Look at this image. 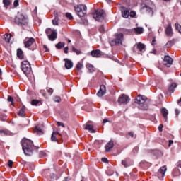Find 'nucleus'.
<instances>
[{"instance_id":"nucleus-1","label":"nucleus","mask_w":181,"mask_h":181,"mask_svg":"<svg viewBox=\"0 0 181 181\" xmlns=\"http://www.w3.org/2000/svg\"><path fill=\"white\" fill-rule=\"evenodd\" d=\"M22 149L25 153L28 156H30L33 153V149H39V147L35 146L33 145V141L30 139L24 138L21 141Z\"/></svg>"},{"instance_id":"nucleus-2","label":"nucleus","mask_w":181,"mask_h":181,"mask_svg":"<svg viewBox=\"0 0 181 181\" xmlns=\"http://www.w3.org/2000/svg\"><path fill=\"white\" fill-rule=\"evenodd\" d=\"M14 22L16 25H18V26H21L22 28L29 25V19L28 18V16L23 15L21 13H18L14 19Z\"/></svg>"},{"instance_id":"nucleus-3","label":"nucleus","mask_w":181,"mask_h":181,"mask_svg":"<svg viewBox=\"0 0 181 181\" xmlns=\"http://www.w3.org/2000/svg\"><path fill=\"white\" fill-rule=\"evenodd\" d=\"M146 100H148L146 96L139 95L138 97L136 98L134 103H136V104H139V108L140 110L147 111L149 108V105L146 103Z\"/></svg>"},{"instance_id":"nucleus-4","label":"nucleus","mask_w":181,"mask_h":181,"mask_svg":"<svg viewBox=\"0 0 181 181\" xmlns=\"http://www.w3.org/2000/svg\"><path fill=\"white\" fill-rule=\"evenodd\" d=\"M75 11L80 18H83L87 15V6L84 4H81L78 6H75Z\"/></svg>"},{"instance_id":"nucleus-5","label":"nucleus","mask_w":181,"mask_h":181,"mask_svg":"<svg viewBox=\"0 0 181 181\" xmlns=\"http://www.w3.org/2000/svg\"><path fill=\"white\" fill-rule=\"evenodd\" d=\"M93 16L94 19H95V21H97L98 22H101L104 21V18L105 16V11L102 9L95 10L93 13Z\"/></svg>"},{"instance_id":"nucleus-6","label":"nucleus","mask_w":181,"mask_h":181,"mask_svg":"<svg viewBox=\"0 0 181 181\" xmlns=\"http://www.w3.org/2000/svg\"><path fill=\"white\" fill-rule=\"evenodd\" d=\"M21 69L24 74L28 76L30 71H32V67H30V63L28 61H23L21 63Z\"/></svg>"},{"instance_id":"nucleus-7","label":"nucleus","mask_w":181,"mask_h":181,"mask_svg":"<svg viewBox=\"0 0 181 181\" xmlns=\"http://www.w3.org/2000/svg\"><path fill=\"white\" fill-rule=\"evenodd\" d=\"M130 100L129 97L125 94H122L118 98V103H119V104H128Z\"/></svg>"},{"instance_id":"nucleus-8","label":"nucleus","mask_w":181,"mask_h":181,"mask_svg":"<svg viewBox=\"0 0 181 181\" xmlns=\"http://www.w3.org/2000/svg\"><path fill=\"white\" fill-rule=\"evenodd\" d=\"M173 63V59L169 55H165L164 57V64L167 67H170Z\"/></svg>"},{"instance_id":"nucleus-9","label":"nucleus","mask_w":181,"mask_h":181,"mask_svg":"<svg viewBox=\"0 0 181 181\" xmlns=\"http://www.w3.org/2000/svg\"><path fill=\"white\" fill-rule=\"evenodd\" d=\"M35 42V40L33 37H30L28 40L25 39L23 41L24 46L26 48L30 47V46H32V45H33Z\"/></svg>"},{"instance_id":"nucleus-10","label":"nucleus","mask_w":181,"mask_h":181,"mask_svg":"<svg viewBox=\"0 0 181 181\" xmlns=\"http://www.w3.org/2000/svg\"><path fill=\"white\" fill-rule=\"evenodd\" d=\"M123 40H124V34L122 33L116 34V38L115 40V43H116V45H121Z\"/></svg>"},{"instance_id":"nucleus-11","label":"nucleus","mask_w":181,"mask_h":181,"mask_svg":"<svg viewBox=\"0 0 181 181\" xmlns=\"http://www.w3.org/2000/svg\"><path fill=\"white\" fill-rule=\"evenodd\" d=\"M121 12L123 18H125L126 19L129 18V10L127 8L122 6Z\"/></svg>"},{"instance_id":"nucleus-12","label":"nucleus","mask_w":181,"mask_h":181,"mask_svg":"<svg viewBox=\"0 0 181 181\" xmlns=\"http://www.w3.org/2000/svg\"><path fill=\"white\" fill-rule=\"evenodd\" d=\"M105 93H107L105 85H100V90L97 93L98 97H103V95H105Z\"/></svg>"},{"instance_id":"nucleus-13","label":"nucleus","mask_w":181,"mask_h":181,"mask_svg":"<svg viewBox=\"0 0 181 181\" xmlns=\"http://www.w3.org/2000/svg\"><path fill=\"white\" fill-rule=\"evenodd\" d=\"M165 35L171 37L173 36V30L172 29V24L170 23L165 29Z\"/></svg>"},{"instance_id":"nucleus-14","label":"nucleus","mask_w":181,"mask_h":181,"mask_svg":"<svg viewBox=\"0 0 181 181\" xmlns=\"http://www.w3.org/2000/svg\"><path fill=\"white\" fill-rule=\"evenodd\" d=\"M88 124H91V121H88V124L84 125V129H86V131H89V132H90L91 134H94V132H95V130H94V127Z\"/></svg>"},{"instance_id":"nucleus-15","label":"nucleus","mask_w":181,"mask_h":181,"mask_svg":"<svg viewBox=\"0 0 181 181\" xmlns=\"http://www.w3.org/2000/svg\"><path fill=\"white\" fill-rule=\"evenodd\" d=\"M90 54L93 57H101L103 56V52L100 49L93 50L90 52Z\"/></svg>"},{"instance_id":"nucleus-16","label":"nucleus","mask_w":181,"mask_h":181,"mask_svg":"<svg viewBox=\"0 0 181 181\" xmlns=\"http://www.w3.org/2000/svg\"><path fill=\"white\" fill-rule=\"evenodd\" d=\"M64 62H65V68L67 69V70H70L73 67V62L71 60L65 58L64 59Z\"/></svg>"},{"instance_id":"nucleus-17","label":"nucleus","mask_w":181,"mask_h":181,"mask_svg":"<svg viewBox=\"0 0 181 181\" xmlns=\"http://www.w3.org/2000/svg\"><path fill=\"white\" fill-rule=\"evenodd\" d=\"M114 148V141L112 140H110L105 146V149L106 152H110L111 149Z\"/></svg>"},{"instance_id":"nucleus-18","label":"nucleus","mask_w":181,"mask_h":181,"mask_svg":"<svg viewBox=\"0 0 181 181\" xmlns=\"http://www.w3.org/2000/svg\"><path fill=\"white\" fill-rule=\"evenodd\" d=\"M35 132L37 133V135H43V134H45V130L41 127L36 126Z\"/></svg>"},{"instance_id":"nucleus-19","label":"nucleus","mask_w":181,"mask_h":181,"mask_svg":"<svg viewBox=\"0 0 181 181\" xmlns=\"http://www.w3.org/2000/svg\"><path fill=\"white\" fill-rule=\"evenodd\" d=\"M161 114L163 115V117L165 119V121H168V115H169V112L168 111V109L163 107L161 109Z\"/></svg>"},{"instance_id":"nucleus-20","label":"nucleus","mask_w":181,"mask_h":181,"mask_svg":"<svg viewBox=\"0 0 181 181\" xmlns=\"http://www.w3.org/2000/svg\"><path fill=\"white\" fill-rule=\"evenodd\" d=\"M122 165H123V166H124V168H128V167L131 166L132 165V163H131V160L129 158H126V159L122 160Z\"/></svg>"},{"instance_id":"nucleus-21","label":"nucleus","mask_w":181,"mask_h":181,"mask_svg":"<svg viewBox=\"0 0 181 181\" xmlns=\"http://www.w3.org/2000/svg\"><path fill=\"white\" fill-rule=\"evenodd\" d=\"M47 37L49 40H51V42H54V40L57 39V31L55 30V32L50 34Z\"/></svg>"},{"instance_id":"nucleus-22","label":"nucleus","mask_w":181,"mask_h":181,"mask_svg":"<svg viewBox=\"0 0 181 181\" xmlns=\"http://www.w3.org/2000/svg\"><path fill=\"white\" fill-rule=\"evenodd\" d=\"M132 30L136 32V35H141V33H144V28L142 27L134 28Z\"/></svg>"},{"instance_id":"nucleus-23","label":"nucleus","mask_w":181,"mask_h":181,"mask_svg":"<svg viewBox=\"0 0 181 181\" xmlns=\"http://www.w3.org/2000/svg\"><path fill=\"white\" fill-rule=\"evenodd\" d=\"M25 110L26 107L25 106H22V107L20 109L18 115H19V117H22V118H23V117H25Z\"/></svg>"},{"instance_id":"nucleus-24","label":"nucleus","mask_w":181,"mask_h":181,"mask_svg":"<svg viewBox=\"0 0 181 181\" xmlns=\"http://www.w3.org/2000/svg\"><path fill=\"white\" fill-rule=\"evenodd\" d=\"M24 165L28 168V170H33L35 169V165L32 163L25 162Z\"/></svg>"},{"instance_id":"nucleus-25","label":"nucleus","mask_w":181,"mask_h":181,"mask_svg":"<svg viewBox=\"0 0 181 181\" xmlns=\"http://www.w3.org/2000/svg\"><path fill=\"white\" fill-rule=\"evenodd\" d=\"M177 87V85L175 83H173L170 84L168 91L169 93H175V88Z\"/></svg>"},{"instance_id":"nucleus-26","label":"nucleus","mask_w":181,"mask_h":181,"mask_svg":"<svg viewBox=\"0 0 181 181\" xmlns=\"http://www.w3.org/2000/svg\"><path fill=\"white\" fill-rule=\"evenodd\" d=\"M145 47H146L145 44H142L141 42L137 44V49H139L140 52H145Z\"/></svg>"},{"instance_id":"nucleus-27","label":"nucleus","mask_w":181,"mask_h":181,"mask_svg":"<svg viewBox=\"0 0 181 181\" xmlns=\"http://www.w3.org/2000/svg\"><path fill=\"white\" fill-rule=\"evenodd\" d=\"M17 57H18V59H20L21 60H22V59H23V51H22V49L18 48L17 49Z\"/></svg>"},{"instance_id":"nucleus-28","label":"nucleus","mask_w":181,"mask_h":181,"mask_svg":"<svg viewBox=\"0 0 181 181\" xmlns=\"http://www.w3.org/2000/svg\"><path fill=\"white\" fill-rule=\"evenodd\" d=\"M11 37H12L11 34H5L4 35V39L6 43H11Z\"/></svg>"},{"instance_id":"nucleus-29","label":"nucleus","mask_w":181,"mask_h":181,"mask_svg":"<svg viewBox=\"0 0 181 181\" xmlns=\"http://www.w3.org/2000/svg\"><path fill=\"white\" fill-rule=\"evenodd\" d=\"M52 24L54 26L59 25V15L56 14L54 16V19L52 20Z\"/></svg>"},{"instance_id":"nucleus-30","label":"nucleus","mask_w":181,"mask_h":181,"mask_svg":"<svg viewBox=\"0 0 181 181\" xmlns=\"http://www.w3.org/2000/svg\"><path fill=\"white\" fill-rule=\"evenodd\" d=\"M64 46H65V43L62 42H59L57 45H55L56 49H58L59 50H60V49H63Z\"/></svg>"},{"instance_id":"nucleus-31","label":"nucleus","mask_w":181,"mask_h":181,"mask_svg":"<svg viewBox=\"0 0 181 181\" xmlns=\"http://www.w3.org/2000/svg\"><path fill=\"white\" fill-rule=\"evenodd\" d=\"M166 166H163L158 170V173L162 174V176H165V173H166Z\"/></svg>"},{"instance_id":"nucleus-32","label":"nucleus","mask_w":181,"mask_h":181,"mask_svg":"<svg viewBox=\"0 0 181 181\" xmlns=\"http://www.w3.org/2000/svg\"><path fill=\"white\" fill-rule=\"evenodd\" d=\"M86 68L88 69L89 73H94V66L91 65V64H88L86 65Z\"/></svg>"},{"instance_id":"nucleus-33","label":"nucleus","mask_w":181,"mask_h":181,"mask_svg":"<svg viewBox=\"0 0 181 181\" xmlns=\"http://www.w3.org/2000/svg\"><path fill=\"white\" fill-rule=\"evenodd\" d=\"M55 31H56V30H53L50 28H48L46 29L45 33H46L47 36L48 37V36H50V35H52V33H53Z\"/></svg>"},{"instance_id":"nucleus-34","label":"nucleus","mask_w":181,"mask_h":181,"mask_svg":"<svg viewBox=\"0 0 181 181\" xmlns=\"http://www.w3.org/2000/svg\"><path fill=\"white\" fill-rule=\"evenodd\" d=\"M144 8L146 9V11H147V12H148V13H150V15H153V11H152V7L148 5H145Z\"/></svg>"},{"instance_id":"nucleus-35","label":"nucleus","mask_w":181,"mask_h":181,"mask_svg":"<svg viewBox=\"0 0 181 181\" xmlns=\"http://www.w3.org/2000/svg\"><path fill=\"white\" fill-rule=\"evenodd\" d=\"M17 181H28V178L25 175L21 174L18 176Z\"/></svg>"},{"instance_id":"nucleus-36","label":"nucleus","mask_w":181,"mask_h":181,"mask_svg":"<svg viewBox=\"0 0 181 181\" xmlns=\"http://www.w3.org/2000/svg\"><path fill=\"white\" fill-rule=\"evenodd\" d=\"M4 8L8 9V6H11V0H3Z\"/></svg>"},{"instance_id":"nucleus-37","label":"nucleus","mask_w":181,"mask_h":181,"mask_svg":"<svg viewBox=\"0 0 181 181\" xmlns=\"http://www.w3.org/2000/svg\"><path fill=\"white\" fill-rule=\"evenodd\" d=\"M47 177H49L50 176V169H47L45 170H44V172L42 173V176H46Z\"/></svg>"},{"instance_id":"nucleus-38","label":"nucleus","mask_w":181,"mask_h":181,"mask_svg":"<svg viewBox=\"0 0 181 181\" xmlns=\"http://www.w3.org/2000/svg\"><path fill=\"white\" fill-rule=\"evenodd\" d=\"M72 52H74V53H76V54H80V53H81V51L77 49V48L74 47H72Z\"/></svg>"},{"instance_id":"nucleus-39","label":"nucleus","mask_w":181,"mask_h":181,"mask_svg":"<svg viewBox=\"0 0 181 181\" xmlns=\"http://www.w3.org/2000/svg\"><path fill=\"white\" fill-rule=\"evenodd\" d=\"M83 64L79 62L76 65V70L80 71V70H81V69H83Z\"/></svg>"},{"instance_id":"nucleus-40","label":"nucleus","mask_w":181,"mask_h":181,"mask_svg":"<svg viewBox=\"0 0 181 181\" xmlns=\"http://www.w3.org/2000/svg\"><path fill=\"white\" fill-rule=\"evenodd\" d=\"M46 90L47 91V93L49 94V95H52V94H53V88H49V87H47Z\"/></svg>"},{"instance_id":"nucleus-41","label":"nucleus","mask_w":181,"mask_h":181,"mask_svg":"<svg viewBox=\"0 0 181 181\" xmlns=\"http://www.w3.org/2000/svg\"><path fill=\"white\" fill-rule=\"evenodd\" d=\"M39 103H40V101L37 100H33L31 101V105H38Z\"/></svg>"},{"instance_id":"nucleus-42","label":"nucleus","mask_w":181,"mask_h":181,"mask_svg":"<svg viewBox=\"0 0 181 181\" xmlns=\"http://www.w3.org/2000/svg\"><path fill=\"white\" fill-rule=\"evenodd\" d=\"M0 135H8V131L4 130V129H0Z\"/></svg>"},{"instance_id":"nucleus-43","label":"nucleus","mask_w":181,"mask_h":181,"mask_svg":"<svg viewBox=\"0 0 181 181\" xmlns=\"http://www.w3.org/2000/svg\"><path fill=\"white\" fill-rule=\"evenodd\" d=\"M54 101H55V103H60V101H62V98H60L59 96H55L54 98Z\"/></svg>"},{"instance_id":"nucleus-44","label":"nucleus","mask_w":181,"mask_h":181,"mask_svg":"<svg viewBox=\"0 0 181 181\" xmlns=\"http://www.w3.org/2000/svg\"><path fill=\"white\" fill-rule=\"evenodd\" d=\"M51 141L52 142H57V137H56V136H54V134H52Z\"/></svg>"},{"instance_id":"nucleus-45","label":"nucleus","mask_w":181,"mask_h":181,"mask_svg":"<svg viewBox=\"0 0 181 181\" xmlns=\"http://www.w3.org/2000/svg\"><path fill=\"white\" fill-rule=\"evenodd\" d=\"M66 17L68 18V19H69L70 21H71V19H73V16L70 13H66Z\"/></svg>"},{"instance_id":"nucleus-46","label":"nucleus","mask_w":181,"mask_h":181,"mask_svg":"<svg viewBox=\"0 0 181 181\" xmlns=\"http://www.w3.org/2000/svg\"><path fill=\"white\" fill-rule=\"evenodd\" d=\"M57 124L58 125V127H62V128H65V125L64 123L61 122H57Z\"/></svg>"},{"instance_id":"nucleus-47","label":"nucleus","mask_w":181,"mask_h":181,"mask_svg":"<svg viewBox=\"0 0 181 181\" xmlns=\"http://www.w3.org/2000/svg\"><path fill=\"white\" fill-rule=\"evenodd\" d=\"M136 16V13L135 11H131V12L129 13V16H130L131 18H134Z\"/></svg>"},{"instance_id":"nucleus-48","label":"nucleus","mask_w":181,"mask_h":181,"mask_svg":"<svg viewBox=\"0 0 181 181\" xmlns=\"http://www.w3.org/2000/svg\"><path fill=\"white\" fill-rule=\"evenodd\" d=\"M173 42H174L173 40L168 41V42H167V44H166L167 47H169V46H173Z\"/></svg>"},{"instance_id":"nucleus-49","label":"nucleus","mask_w":181,"mask_h":181,"mask_svg":"<svg viewBox=\"0 0 181 181\" xmlns=\"http://www.w3.org/2000/svg\"><path fill=\"white\" fill-rule=\"evenodd\" d=\"M104 30H105L104 25H100L99 27V31L100 32V33H104Z\"/></svg>"},{"instance_id":"nucleus-50","label":"nucleus","mask_w":181,"mask_h":181,"mask_svg":"<svg viewBox=\"0 0 181 181\" xmlns=\"http://www.w3.org/2000/svg\"><path fill=\"white\" fill-rule=\"evenodd\" d=\"M13 165V160H8V168H12Z\"/></svg>"},{"instance_id":"nucleus-51","label":"nucleus","mask_w":181,"mask_h":181,"mask_svg":"<svg viewBox=\"0 0 181 181\" xmlns=\"http://www.w3.org/2000/svg\"><path fill=\"white\" fill-rule=\"evenodd\" d=\"M129 136H131V138H136V135H134V132H129Z\"/></svg>"},{"instance_id":"nucleus-52","label":"nucleus","mask_w":181,"mask_h":181,"mask_svg":"<svg viewBox=\"0 0 181 181\" xmlns=\"http://www.w3.org/2000/svg\"><path fill=\"white\" fill-rule=\"evenodd\" d=\"M13 6L16 8V6H19V0H15L13 3Z\"/></svg>"},{"instance_id":"nucleus-53","label":"nucleus","mask_w":181,"mask_h":181,"mask_svg":"<svg viewBox=\"0 0 181 181\" xmlns=\"http://www.w3.org/2000/svg\"><path fill=\"white\" fill-rule=\"evenodd\" d=\"M129 30H127L125 28H122L121 29V32H124V33H127V34L129 33Z\"/></svg>"},{"instance_id":"nucleus-54","label":"nucleus","mask_w":181,"mask_h":181,"mask_svg":"<svg viewBox=\"0 0 181 181\" xmlns=\"http://www.w3.org/2000/svg\"><path fill=\"white\" fill-rule=\"evenodd\" d=\"M7 101H8L9 103H13V98L12 96H8Z\"/></svg>"},{"instance_id":"nucleus-55","label":"nucleus","mask_w":181,"mask_h":181,"mask_svg":"<svg viewBox=\"0 0 181 181\" xmlns=\"http://www.w3.org/2000/svg\"><path fill=\"white\" fill-rule=\"evenodd\" d=\"M40 94H42L44 97H46V90H41L40 91Z\"/></svg>"},{"instance_id":"nucleus-56","label":"nucleus","mask_w":181,"mask_h":181,"mask_svg":"<svg viewBox=\"0 0 181 181\" xmlns=\"http://www.w3.org/2000/svg\"><path fill=\"white\" fill-rule=\"evenodd\" d=\"M163 128V124H160L159 127H158V131L160 132H162Z\"/></svg>"},{"instance_id":"nucleus-57","label":"nucleus","mask_w":181,"mask_h":181,"mask_svg":"<svg viewBox=\"0 0 181 181\" xmlns=\"http://www.w3.org/2000/svg\"><path fill=\"white\" fill-rule=\"evenodd\" d=\"M64 53H65L66 54H67V53H69V47H66L64 48Z\"/></svg>"},{"instance_id":"nucleus-58","label":"nucleus","mask_w":181,"mask_h":181,"mask_svg":"<svg viewBox=\"0 0 181 181\" xmlns=\"http://www.w3.org/2000/svg\"><path fill=\"white\" fill-rule=\"evenodd\" d=\"M101 160H102V162H104L105 163H107V162H108V159H107L105 158H102Z\"/></svg>"},{"instance_id":"nucleus-59","label":"nucleus","mask_w":181,"mask_h":181,"mask_svg":"<svg viewBox=\"0 0 181 181\" xmlns=\"http://www.w3.org/2000/svg\"><path fill=\"white\" fill-rule=\"evenodd\" d=\"M138 151H139L138 147H135L133 149L132 152H133V153H136L138 152Z\"/></svg>"},{"instance_id":"nucleus-60","label":"nucleus","mask_w":181,"mask_h":181,"mask_svg":"<svg viewBox=\"0 0 181 181\" xmlns=\"http://www.w3.org/2000/svg\"><path fill=\"white\" fill-rule=\"evenodd\" d=\"M43 49H45V52H49V48H47V46L46 45H43Z\"/></svg>"},{"instance_id":"nucleus-61","label":"nucleus","mask_w":181,"mask_h":181,"mask_svg":"<svg viewBox=\"0 0 181 181\" xmlns=\"http://www.w3.org/2000/svg\"><path fill=\"white\" fill-rule=\"evenodd\" d=\"M169 144L168 146L170 147L172 146V144H173V140H169Z\"/></svg>"},{"instance_id":"nucleus-62","label":"nucleus","mask_w":181,"mask_h":181,"mask_svg":"<svg viewBox=\"0 0 181 181\" xmlns=\"http://www.w3.org/2000/svg\"><path fill=\"white\" fill-rule=\"evenodd\" d=\"M175 114H176L177 117L179 115V114H180L179 110L175 109Z\"/></svg>"},{"instance_id":"nucleus-63","label":"nucleus","mask_w":181,"mask_h":181,"mask_svg":"<svg viewBox=\"0 0 181 181\" xmlns=\"http://www.w3.org/2000/svg\"><path fill=\"white\" fill-rule=\"evenodd\" d=\"M58 134H59V132H54L52 133V134H54L55 136H56V135H58Z\"/></svg>"},{"instance_id":"nucleus-64","label":"nucleus","mask_w":181,"mask_h":181,"mask_svg":"<svg viewBox=\"0 0 181 181\" xmlns=\"http://www.w3.org/2000/svg\"><path fill=\"white\" fill-rule=\"evenodd\" d=\"M107 122H108V119H103V124H107Z\"/></svg>"}]
</instances>
